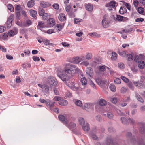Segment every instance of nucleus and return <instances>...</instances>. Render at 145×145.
Wrapping results in <instances>:
<instances>
[{"mask_svg":"<svg viewBox=\"0 0 145 145\" xmlns=\"http://www.w3.org/2000/svg\"><path fill=\"white\" fill-rule=\"evenodd\" d=\"M138 65L139 68L143 69L145 66V62L143 61L140 60L138 61Z\"/></svg>","mask_w":145,"mask_h":145,"instance_id":"15","label":"nucleus"},{"mask_svg":"<svg viewBox=\"0 0 145 145\" xmlns=\"http://www.w3.org/2000/svg\"><path fill=\"white\" fill-rule=\"evenodd\" d=\"M51 101L50 100L47 99L45 102L46 105L48 107H49Z\"/></svg>","mask_w":145,"mask_h":145,"instance_id":"54","label":"nucleus"},{"mask_svg":"<svg viewBox=\"0 0 145 145\" xmlns=\"http://www.w3.org/2000/svg\"><path fill=\"white\" fill-rule=\"evenodd\" d=\"M131 99L130 96H127L125 97L124 101L125 102H130Z\"/></svg>","mask_w":145,"mask_h":145,"instance_id":"52","label":"nucleus"},{"mask_svg":"<svg viewBox=\"0 0 145 145\" xmlns=\"http://www.w3.org/2000/svg\"><path fill=\"white\" fill-rule=\"evenodd\" d=\"M116 2L115 1H112L106 5V7H110L111 8H114L115 7Z\"/></svg>","mask_w":145,"mask_h":145,"instance_id":"11","label":"nucleus"},{"mask_svg":"<svg viewBox=\"0 0 145 145\" xmlns=\"http://www.w3.org/2000/svg\"><path fill=\"white\" fill-rule=\"evenodd\" d=\"M109 88L111 91L112 92H115L116 90V88L113 84H111L109 86Z\"/></svg>","mask_w":145,"mask_h":145,"instance_id":"34","label":"nucleus"},{"mask_svg":"<svg viewBox=\"0 0 145 145\" xmlns=\"http://www.w3.org/2000/svg\"><path fill=\"white\" fill-rule=\"evenodd\" d=\"M33 59L35 61H38L40 60L39 58L37 57L34 56L33 57Z\"/></svg>","mask_w":145,"mask_h":145,"instance_id":"58","label":"nucleus"},{"mask_svg":"<svg viewBox=\"0 0 145 145\" xmlns=\"http://www.w3.org/2000/svg\"><path fill=\"white\" fill-rule=\"evenodd\" d=\"M106 67L105 65H99L97 67V68L99 72H103L105 70V67Z\"/></svg>","mask_w":145,"mask_h":145,"instance_id":"23","label":"nucleus"},{"mask_svg":"<svg viewBox=\"0 0 145 145\" xmlns=\"http://www.w3.org/2000/svg\"><path fill=\"white\" fill-rule=\"evenodd\" d=\"M86 10L89 11H91L93 9V5L91 4H86L85 5Z\"/></svg>","mask_w":145,"mask_h":145,"instance_id":"16","label":"nucleus"},{"mask_svg":"<svg viewBox=\"0 0 145 145\" xmlns=\"http://www.w3.org/2000/svg\"><path fill=\"white\" fill-rule=\"evenodd\" d=\"M96 119L97 121L99 122H101L102 121V119L101 117L98 115L96 116Z\"/></svg>","mask_w":145,"mask_h":145,"instance_id":"60","label":"nucleus"},{"mask_svg":"<svg viewBox=\"0 0 145 145\" xmlns=\"http://www.w3.org/2000/svg\"><path fill=\"white\" fill-rule=\"evenodd\" d=\"M44 22L41 21H39L38 22V24L37 26V28L38 29H41L44 27H46Z\"/></svg>","mask_w":145,"mask_h":145,"instance_id":"14","label":"nucleus"},{"mask_svg":"<svg viewBox=\"0 0 145 145\" xmlns=\"http://www.w3.org/2000/svg\"><path fill=\"white\" fill-rule=\"evenodd\" d=\"M74 20L75 24H77L78 22H81L82 20L78 18H75L74 19Z\"/></svg>","mask_w":145,"mask_h":145,"instance_id":"57","label":"nucleus"},{"mask_svg":"<svg viewBox=\"0 0 145 145\" xmlns=\"http://www.w3.org/2000/svg\"><path fill=\"white\" fill-rule=\"evenodd\" d=\"M102 24L104 28H106L109 26V22L108 21L102 22Z\"/></svg>","mask_w":145,"mask_h":145,"instance_id":"29","label":"nucleus"},{"mask_svg":"<svg viewBox=\"0 0 145 145\" xmlns=\"http://www.w3.org/2000/svg\"><path fill=\"white\" fill-rule=\"evenodd\" d=\"M23 22L24 27L29 26L32 24V22L29 19L25 20Z\"/></svg>","mask_w":145,"mask_h":145,"instance_id":"9","label":"nucleus"},{"mask_svg":"<svg viewBox=\"0 0 145 145\" xmlns=\"http://www.w3.org/2000/svg\"><path fill=\"white\" fill-rule=\"evenodd\" d=\"M74 102L77 106L81 107L82 106V101L79 100H76V101H74Z\"/></svg>","mask_w":145,"mask_h":145,"instance_id":"30","label":"nucleus"},{"mask_svg":"<svg viewBox=\"0 0 145 145\" xmlns=\"http://www.w3.org/2000/svg\"><path fill=\"white\" fill-rule=\"evenodd\" d=\"M85 71L88 77H91L93 74V71L91 67L86 68Z\"/></svg>","mask_w":145,"mask_h":145,"instance_id":"7","label":"nucleus"},{"mask_svg":"<svg viewBox=\"0 0 145 145\" xmlns=\"http://www.w3.org/2000/svg\"><path fill=\"white\" fill-rule=\"evenodd\" d=\"M117 54L115 52H112L111 59L112 60H116L117 59Z\"/></svg>","mask_w":145,"mask_h":145,"instance_id":"31","label":"nucleus"},{"mask_svg":"<svg viewBox=\"0 0 145 145\" xmlns=\"http://www.w3.org/2000/svg\"><path fill=\"white\" fill-rule=\"evenodd\" d=\"M128 86L130 89L132 90H133L134 87L133 84L131 83H129L128 84Z\"/></svg>","mask_w":145,"mask_h":145,"instance_id":"61","label":"nucleus"},{"mask_svg":"<svg viewBox=\"0 0 145 145\" xmlns=\"http://www.w3.org/2000/svg\"><path fill=\"white\" fill-rule=\"evenodd\" d=\"M92 57V54L90 53H88L86 55V58L87 60L90 59Z\"/></svg>","mask_w":145,"mask_h":145,"instance_id":"36","label":"nucleus"},{"mask_svg":"<svg viewBox=\"0 0 145 145\" xmlns=\"http://www.w3.org/2000/svg\"><path fill=\"white\" fill-rule=\"evenodd\" d=\"M21 9V7L19 5L16 6L15 7V10L16 11H20Z\"/></svg>","mask_w":145,"mask_h":145,"instance_id":"64","label":"nucleus"},{"mask_svg":"<svg viewBox=\"0 0 145 145\" xmlns=\"http://www.w3.org/2000/svg\"><path fill=\"white\" fill-rule=\"evenodd\" d=\"M144 58L143 56L141 54L139 55H136L134 57V59L135 62L138 61H139L142 59Z\"/></svg>","mask_w":145,"mask_h":145,"instance_id":"10","label":"nucleus"},{"mask_svg":"<svg viewBox=\"0 0 145 145\" xmlns=\"http://www.w3.org/2000/svg\"><path fill=\"white\" fill-rule=\"evenodd\" d=\"M72 62L78 64L79 63L78 56L74 57L72 59Z\"/></svg>","mask_w":145,"mask_h":145,"instance_id":"40","label":"nucleus"},{"mask_svg":"<svg viewBox=\"0 0 145 145\" xmlns=\"http://www.w3.org/2000/svg\"><path fill=\"white\" fill-rule=\"evenodd\" d=\"M65 115H60L58 116L59 120L62 122L64 123H67V120L65 118Z\"/></svg>","mask_w":145,"mask_h":145,"instance_id":"12","label":"nucleus"},{"mask_svg":"<svg viewBox=\"0 0 145 145\" xmlns=\"http://www.w3.org/2000/svg\"><path fill=\"white\" fill-rule=\"evenodd\" d=\"M42 16V18L43 20H47L48 17V14L47 13H44Z\"/></svg>","mask_w":145,"mask_h":145,"instance_id":"43","label":"nucleus"},{"mask_svg":"<svg viewBox=\"0 0 145 145\" xmlns=\"http://www.w3.org/2000/svg\"><path fill=\"white\" fill-rule=\"evenodd\" d=\"M99 103V105L101 106H104L106 105V101L105 99H100Z\"/></svg>","mask_w":145,"mask_h":145,"instance_id":"20","label":"nucleus"},{"mask_svg":"<svg viewBox=\"0 0 145 145\" xmlns=\"http://www.w3.org/2000/svg\"><path fill=\"white\" fill-rule=\"evenodd\" d=\"M34 5V1L33 0H31L29 1L27 3L28 7L31 8L33 7Z\"/></svg>","mask_w":145,"mask_h":145,"instance_id":"32","label":"nucleus"},{"mask_svg":"<svg viewBox=\"0 0 145 145\" xmlns=\"http://www.w3.org/2000/svg\"><path fill=\"white\" fill-rule=\"evenodd\" d=\"M95 80L96 83L100 86H103L105 82V80L97 76L95 78Z\"/></svg>","mask_w":145,"mask_h":145,"instance_id":"6","label":"nucleus"},{"mask_svg":"<svg viewBox=\"0 0 145 145\" xmlns=\"http://www.w3.org/2000/svg\"><path fill=\"white\" fill-rule=\"evenodd\" d=\"M16 34H14V31L12 30L8 32V35L9 36L13 37Z\"/></svg>","mask_w":145,"mask_h":145,"instance_id":"48","label":"nucleus"},{"mask_svg":"<svg viewBox=\"0 0 145 145\" xmlns=\"http://www.w3.org/2000/svg\"><path fill=\"white\" fill-rule=\"evenodd\" d=\"M114 82L116 84H119L121 83V80L120 78H116L114 80Z\"/></svg>","mask_w":145,"mask_h":145,"instance_id":"44","label":"nucleus"},{"mask_svg":"<svg viewBox=\"0 0 145 145\" xmlns=\"http://www.w3.org/2000/svg\"><path fill=\"white\" fill-rule=\"evenodd\" d=\"M89 84L94 89H96V86L95 84L91 80H90L89 82Z\"/></svg>","mask_w":145,"mask_h":145,"instance_id":"46","label":"nucleus"},{"mask_svg":"<svg viewBox=\"0 0 145 145\" xmlns=\"http://www.w3.org/2000/svg\"><path fill=\"white\" fill-rule=\"evenodd\" d=\"M59 104L62 106H65L68 104L67 101L63 99L59 101Z\"/></svg>","mask_w":145,"mask_h":145,"instance_id":"22","label":"nucleus"},{"mask_svg":"<svg viewBox=\"0 0 145 145\" xmlns=\"http://www.w3.org/2000/svg\"><path fill=\"white\" fill-rule=\"evenodd\" d=\"M45 13V11L42 8H40L39 9L38 13L40 16H42Z\"/></svg>","mask_w":145,"mask_h":145,"instance_id":"35","label":"nucleus"},{"mask_svg":"<svg viewBox=\"0 0 145 145\" xmlns=\"http://www.w3.org/2000/svg\"><path fill=\"white\" fill-rule=\"evenodd\" d=\"M144 20V19L141 18H136L135 20V21L136 22H143Z\"/></svg>","mask_w":145,"mask_h":145,"instance_id":"59","label":"nucleus"},{"mask_svg":"<svg viewBox=\"0 0 145 145\" xmlns=\"http://www.w3.org/2000/svg\"><path fill=\"white\" fill-rule=\"evenodd\" d=\"M16 23L17 25L19 26L24 27L23 22H22L21 21H17L16 22Z\"/></svg>","mask_w":145,"mask_h":145,"instance_id":"41","label":"nucleus"},{"mask_svg":"<svg viewBox=\"0 0 145 145\" xmlns=\"http://www.w3.org/2000/svg\"><path fill=\"white\" fill-rule=\"evenodd\" d=\"M84 109L87 111H89L90 109H92L94 107V104L93 103H87L84 105Z\"/></svg>","mask_w":145,"mask_h":145,"instance_id":"5","label":"nucleus"},{"mask_svg":"<svg viewBox=\"0 0 145 145\" xmlns=\"http://www.w3.org/2000/svg\"><path fill=\"white\" fill-rule=\"evenodd\" d=\"M107 115L108 118L110 119H112L114 116V115L110 112H108Z\"/></svg>","mask_w":145,"mask_h":145,"instance_id":"38","label":"nucleus"},{"mask_svg":"<svg viewBox=\"0 0 145 145\" xmlns=\"http://www.w3.org/2000/svg\"><path fill=\"white\" fill-rule=\"evenodd\" d=\"M8 9L11 12L14 11V8L12 5L11 4H9L8 5Z\"/></svg>","mask_w":145,"mask_h":145,"instance_id":"42","label":"nucleus"},{"mask_svg":"<svg viewBox=\"0 0 145 145\" xmlns=\"http://www.w3.org/2000/svg\"><path fill=\"white\" fill-rule=\"evenodd\" d=\"M79 124L81 126H83L85 124L84 119L82 117H80L78 119Z\"/></svg>","mask_w":145,"mask_h":145,"instance_id":"21","label":"nucleus"},{"mask_svg":"<svg viewBox=\"0 0 145 145\" xmlns=\"http://www.w3.org/2000/svg\"><path fill=\"white\" fill-rule=\"evenodd\" d=\"M127 12V10L125 6L121 7L119 11V12L121 14H123Z\"/></svg>","mask_w":145,"mask_h":145,"instance_id":"18","label":"nucleus"},{"mask_svg":"<svg viewBox=\"0 0 145 145\" xmlns=\"http://www.w3.org/2000/svg\"><path fill=\"white\" fill-rule=\"evenodd\" d=\"M116 19L118 21H121L123 19V17L120 15H117Z\"/></svg>","mask_w":145,"mask_h":145,"instance_id":"45","label":"nucleus"},{"mask_svg":"<svg viewBox=\"0 0 145 145\" xmlns=\"http://www.w3.org/2000/svg\"><path fill=\"white\" fill-rule=\"evenodd\" d=\"M14 15L12 14L10 15L8 17L7 22V27L8 28H10L12 25V22L14 20Z\"/></svg>","mask_w":145,"mask_h":145,"instance_id":"4","label":"nucleus"},{"mask_svg":"<svg viewBox=\"0 0 145 145\" xmlns=\"http://www.w3.org/2000/svg\"><path fill=\"white\" fill-rule=\"evenodd\" d=\"M140 132L141 134H143L145 132V129L144 127H141L139 129Z\"/></svg>","mask_w":145,"mask_h":145,"instance_id":"53","label":"nucleus"},{"mask_svg":"<svg viewBox=\"0 0 145 145\" xmlns=\"http://www.w3.org/2000/svg\"><path fill=\"white\" fill-rule=\"evenodd\" d=\"M143 8L141 7L138 8V12L141 14H142L143 13L144 11L143 10Z\"/></svg>","mask_w":145,"mask_h":145,"instance_id":"62","label":"nucleus"},{"mask_svg":"<svg viewBox=\"0 0 145 145\" xmlns=\"http://www.w3.org/2000/svg\"><path fill=\"white\" fill-rule=\"evenodd\" d=\"M47 24L50 27H53L55 25V22L53 19L50 18L47 21Z\"/></svg>","mask_w":145,"mask_h":145,"instance_id":"13","label":"nucleus"},{"mask_svg":"<svg viewBox=\"0 0 145 145\" xmlns=\"http://www.w3.org/2000/svg\"><path fill=\"white\" fill-rule=\"evenodd\" d=\"M48 83L49 84L50 89L52 91L53 88H54L55 85L57 83V81L56 79L53 77H50L48 79Z\"/></svg>","mask_w":145,"mask_h":145,"instance_id":"2","label":"nucleus"},{"mask_svg":"<svg viewBox=\"0 0 145 145\" xmlns=\"http://www.w3.org/2000/svg\"><path fill=\"white\" fill-rule=\"evenodd\" d=\"M107 144L108 145H112L113 144V142L111 139H108L107 140Z\"/></svg>","mask_w":145,"mask_h":145,"instance_id":"63","label":"nucleus"},{"mask_svg":"<svg viewBox=\"0 0 145 145\" xmlns=\"http://www.w3.org/2000/svg\"><path fill=\"white\" fill-rule=\"evenodd\" d=\"M51 5L48 2L44 1L40 3L41 6L44 8H46L48 7Z\"/></svg>","mask_w":145,"mask_h":145,"instance_id":"19","label":"nucleus"},{"mask_svg":"<svg viewBox=\"0 0 145 145\" xmlns=\"http://www.w3.org/2000/svg\"><path fill=\"white\" fill-rule=\"evenodd\" d=\"M89 126V124L88 123H86L85 125L83 126L82 129L85 131H88L90 129Z\"/></svg>","mask_w":145,"mask_h":145,"instance_id":"24","label":"nucleus"},{"mask_svg":"<svg viewBox=\"0 0 145 145\" xmlns=\"http://www.w3.org/2000/svg\"><path fill=\"white\" fill-rule=\"evenodd\" d=\"M64 26V24H63V25H61L60 24H57L56 25V27L58 29V30L59 31H60L62 29Z\"/></svg>","mask_w":145,"mask_h":145,"instance_id":"39","label":"nucleus"},{"mask_svg":"<svg viewBox=\"0 0 145 145\" xmlns=\"http://www.w3.org/2000/svg\"><path fill=\"white\" fill-rule=\"evenodd\" d=\"M81 64L83 65H85V66L86 67L88 66L89 64V61H84L82 62Z\"/></svg>","mask_w":145,"mask_h":145,"instance_id":"50","label":"nucleus"},{"mask_svg":"<svg viewBox=\"0 0 145 145\" xmlns=\"http://www.w3.org/2000/svg\"><path fill=\"white\" fill-rule=\"evenodd\" d=\"M89 35L90 36L95 37H99V35L97 33L95 32H93V33H89Z\"/></svg>","mask_w":145,"mask_h":145,"instance_id":"47","label":"nucleus"},{"mask_svg":"<svg viewBox=\"0 0 145 145\" xmlns=\"http://www.w3.org/2000/svg\"><path fill=\"white\" fill-rule=\"evenodd\" d=\"M135 96L137 100L143 103L144 102V100L140 97V96L138 93H135Z\"/></svg>","mask_w":145,"mask_h":145,"instance_id":"28","label":"nucleus"},{"mask_svg":"<svg viewBox=\"0 0 145 145\" xmlns=\"http://www.w3.org/2000/svg\"><path fill=\"white\" fill-rule=\"evenodd\" d=\"M54 8L55 9L58 10L59 8V5L57 3H55L52 5Z\"/></svg>","mask_w":145,"mask_h":145,"instance_id":"49","label":"nucleus"},{"mask_svg":"<svg viewBox=\"0 0 145 145\" xmlns=\"http://www.w3.org/2000/svg\"><path fill=\"white\" fill-rule=\"evenodd\" d=\"M109 99H110L111 102L115 104H116L118 101L116 97H109Z\"/></svg>","mask_w":145,"mask_h":145,"instance_id":"33","label":"nucleus"},{"mask_svg":"<svg viewBox=\"0 0 145 145\" xmlns=\"http://www.w3.org/2000/svg\"><path fill=\"white\" fill-rule=\"evenodd\" d=\"M65 83L72 90L76 91L78 89V88L76 87V86L75 84L73 82L70 81L68 80V81L65 82Z\"/></svg>","mask_w":145,"mask_h":145,"instance_id":"3","label":"nucleus"},{"mask_svg":"<svg viewBox=\"0 0 145 145\" xmlns=\"http://www.w3.org/2000/svg\"><path fill=\"white\" fill-rule=\"evenodd\" d=\"M30 15L33 17H36L37 12L35 10H30L29 11Z\"/></svg>","mask_w":145,"mask_h":145,"instance_id":"27","label":"nucleus"},{"mask_svg":"<svg viewBox=\"0 0 145 145\" xmlns=\"http://www.w3.org/2000/svg\"><path fill=\"white\" fill-rule=\"evenodd\" d=\"M80 81L82 85L85 86L87 84V81L86 78L85 77L81 78Z\"/></svg>","mask_w":145,"mask_h":145,"instance_id":"26","label":"nucleus"},{"mask_svg":"<svg viewBox=\"0 0 145 145\" xmlns=\"http://www.w3.org/2000/svg\"><path fill=\"white\" fill-rule=\"evenodd\" d=\"M126 57L127 60L131 61L133 60V57L131 54H127Z\"/></svg>","mask_w":145,"mask_h":145,"instance_id":"37","label":"nucleus"},{"mask_svg":"<svg viewBox=\"0 0 145 145\" xmlns=\"http://www.w3.org/2000/svg\"><path fill=\"white\" fill-rule=\"evenodd\" d=\"M121 121L122 123L124 125H127L128 124V121L125 118L122 117L121 118Z\"/></svg>","mask_w":145,"mask_h":145,"instance_id":"25","label":"nucleus"},{"mask_svg":"<svg viewBox=\"0 0 145 145\" xmlns=\"http://www.w3.org/2000/svg\"><path fill=\"white\" fill-rule=\"evenodd\" d=\"M121 78L125 82L127 83L129 81L128 79L125 76H121Z\"/></svg>","mask_w":145,"mask_h":145,"instance_id":"51","label":"nucleus"},{"mask_svg":"<svg viewBox=\"0 0 145 145\" xmlns=\"http://www.w3.org/2000/svg\"><path fill=\"white\" fill-rule=\"evenodd\" d=\"M130 31H131L130 30H127L126 29H124L123 30L120 31V33L121 34H123L124 33H129Z\"/></svg>","mask_w":145,"mask_h":145,"instance_id":"56","label":"nucleus"},{"mask_svg":"<svg viewBox=\"0 0 145 145\" xmlns=\"http://www.w3.org/2000/svg\"><path fill=\"white\" fill-rule=\"evenodd\" d=\"M50 89L48 86L46 84H43V86L42 89V91L44 93L47 94H48L49 93V90Z\"/></svg>","mask_w":145,"mask_h":145,"instance_id":"8","label":"nucleus"},{"mask_svg":"<svg viewBox=\"0 0 145 145\" xmlns=\"http://www.w3.org/2000/svg\"><path fill=\"white\" fill-rule=\"evenodd\" d=\"M58 18L61 21H64L66 19L65 15L63 13H61L59 14Z\"/></svg>","mask_w":145,"mask_h":145,"instance_id":"17","label":"nucleus"},{"mask_svg":"<svg viewBox=\"0 0 145 145\" xmlns=\"http://www.w3.org/2000/svg\"><path fill=\"white\" fill-rule=\"evenodd\" d=\"M0 49L3 52H5L6 51V48L3 46L0 45Z\"/></svg>","mask_w":145,"mask_h":145,"instance_id":"55","label":"nucleus"},{"mask_svg":"<svg viewBox=\"0 0 145 145\" xmlns=\"http://www.w3.org/2000/svg\"><path fill=\"white\" fill-rule=\"evenodd\" d=\"M79 69L76 65L71 64H66L63 71H59L57 73L58 76L65 83L73 76Z\"/></svg>","mask_w":145,"mask_h":145,"instance_id":"1","label":"nucleus"}]
</instances>
